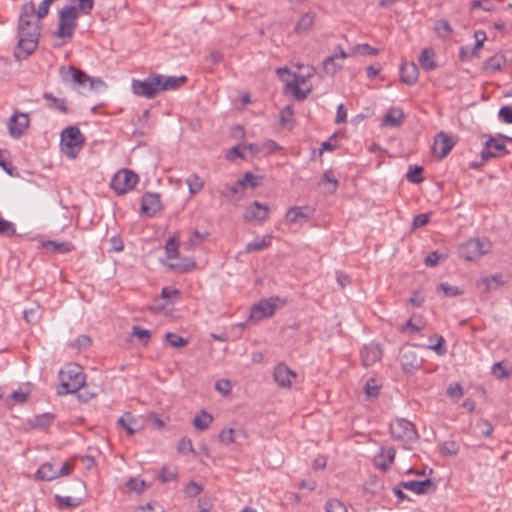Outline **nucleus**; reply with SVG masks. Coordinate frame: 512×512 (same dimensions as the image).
<instances>
[{
  "label": "nucleus",
  "instance_id": "obj_16",
  "mask_svg": "<svg viewBox=\"0 0 512 512\" xmlns=\"http://www.w3.org/2000/svg\"><path fill=\"white\" fill-rule=\"evenodd\" d=\"M455 142L453 139L444 132H440L436 135L432 152L438 160L444 159L452 150Z\"/></svg>",
  "mask_w": 512,
  "mask_h": 512
},
{
  "label": "nucleus",
  "instance_id": "obj_17",
  "mask_svg": "<svg viewBox=\"0 0 512 512\" xmlns=\"http://www.w3.org/2000/svg\"><path fill=\"white\" fill-rule=\"evenodd\" d=\"M162 209L160 195L158 193H145L141 199L142 213L153 217Z\"/></svg>",
  "mask_w": 512,
  "mask_h": 512
},
{
  "label": "nucleus",
  "instance_id": "obj_9",
  "mask_svg": "<svg viewBox=\"0 0 512 512\" xmlns=\"http://www.w3.org/2000/svg\"><path fill=\"white\" fill-rule=\"evenodd\" d=\"M138 181L139 178L136 173L128 169H123L113 177L111 187L117 194H125L132 190Z\"/></svg>",
  "mask_w": 512,
  "mask_h": 512
},
{
  "label": "nucleus",
  "instance_id": "obj_18",
  "mask_svg": "<svg viewBox=\"0 0 512 512\" xmlns=\"http://www.w3.org/2000/svg\"><path fill=\"white\" fill-rule=\"evenodd\" d=\"M382 350L379 344L370 343L361 350L362 363L365 367H370L382 358Z\"/></svg>",
  "mask_w": 512,
  "mask_h": 512
},
{
  "label": "nucleus",
  "instance_id": "obj_29",
  "mask_svg": "<svg viewBox=\"0 0 512 512\" xmlns=\"http://www.w3.org/2000/svg\"><path fill=\"white\" fill-rule=\"evenodd\" d=\"M43 98L48 101V107L51 110H57L63 114H67L69 109L65 98H57L50 92H45Z\"/></svg>",
  "mask_w": 512,
  "mask_h": 512
},
{
  "label": "nucleus",
  "instance_id": "obj_37",
  "mask_svg": "<svg viewBox=\"0 0 512 512\" xmlns=\"http://www.w3.org/2000/svg\"><path fill=\"white\" fill-rule=\"evenodd\" d=\"M136 423V420L132 416L131 413L127 412L122 417L119 418L118 424L126 430L128 435L132 436L136 433L137 429L133 427Z\"/></svg>",
  "mask_w": 512,
  "mask_h": 512
},
{
  "label": "nucleus",
  "instance_id": "obj_1",
  "mask_svg": "<svg viewBox=\"0 0 512 512\" xmlns=\"http://www.w3.org/2000/svg\"><path fill=\"white\" fill-rule=\"evenodd\" d=\"M59 75L65 84L77 87L82 94L105 87V83L100 78H92L74 66H61Z\"/></svg>",
  "mask_w": 512,
  "mask_h": 512
},
{
  "label": "nucleus",
  "instance_id": "obj_12",
  "mask_svg": "<svg viewBox=\"0 0 512 512\" xmlns=\"http://www.w3.org/2000/svg\"><path fill=\"white\" fill-rule=\"evenodd\" d=\"M35 5L33 2H26L22 5L21 13L19 15L18 29H30L31 31L39 30V20L35 19Z\"/></svg>",
  "mask_w": 512,
  "mask_h": 512
},
{
  "label": "nucleus",
  "instance_id": "obj_6",
  "mask_svg": "<svg viewBox=\"0 0 512 512\" xmlns=\"http://www.w3.org/2000/svg\"><path fill=\"white\" fill-rule=\"evenodd\" d=\"M39 36L40 30L18 29V45L15 56L20 59L33 53L38 45Z\"/></svg>",
  "mask_w": 512,
  "mask_h": 512
},
{
  "label": "nucleus",
  "instance_id": "obj_62",
  "mask_svg": "<svg viewBox=\"0 0 512 512\" xmlns=\"http://www.w3.org/2000/svg\"><path fill=\"white\" fill-rule=\"evenodd\" d=\"M203 488L201 485L196 483L195 481H190L185 488V493L188 497H196L202 492Z\"/></svg>",
  "mask_w": 512,
  "mask_h": 512
},
{
  "label": "nucleus",
  "instance_id": "obj_5",
  "mask_svg": "<svg viewBox=\"0 0 512 512\" xmlns=\"http://www.w3.org/2000/svg\"><path fill=\"white\" fill-rule=\"evenodd\" d=\"M84 138L76 126H68L61 133V145L64 153L72 158L81 149Z\"/></svg>",
  "mask_w": 512,
  "mask_h": 512
},
{
  "label": "nucleus",
  "instance_id": "obj_38",
  "mask_svg": "<svg viewBox=\"0 0 512 512\" xmlns=\"http://www.w3.org/2000/svg\"><path fill=\"white\" fill-rule=\"evenodd\" d=\"M186 184L188 185L190 194L193 195L202 190L204 181L200 176L193 173L186 179Z\"/></svg>",
  "mask_w": 512,
  "mask_h": 512
},
{
  "label": "nucleus",
  "instance_id": "obj_36",
  "mask_svg": "<svg viewBox=\"0 0 512 512\" xmlns=\"http://www.w3.org/2000/svg\"><path fill=\"white\" fill-rule=\"evenodd\" d=\"M45 246L52 247V252L56 254H66L74 250V245L69 241L57 242L49 240Z\"/></svg>",
  "mask_w": 512,
  "mask_h": 512
},
{
  "label": "nucleus",
  "instance_id": "obj_48",
  "mask_svg": "<svg viewBox=\"0 0 512 512\" xmlns=\"http://www.w3.org/2000/svg\"><path fill=\"white\" fill-rule=\"evenodd\" d=\"M165 339L171 346L176 348L184 347L188 343L186 339L172 332L167 333Z\"/></svg>",
  "mask_w": 512,
  "mask_h": 512
},
{
  "label": "nucleus",
  "instance_id": "obj_64",
  "mask_svg": "<svg viewBox=\"0 0 512 512\" xmlns=\"http://www.w3.org/2000/svg\"><path fill=\"white\" fill-rule=\"evenodd\" d=\"M215 389L223 395H228L231 392L232 385L229 380L221 379L215 383Z\"/></svg>",
  "mask_w": 512,
  "mask_h": 512
},
{
  "label": "nucleus",
  "instance_id": "obj_58",
  "mask_svg": "<svg viewBox=\"0 0 512 512\" xmlns=\"http://www.w3.org/2000/svg\"><path fill=\"white\" fill-rule=\"evenodd\" d=\"M176 476L177 472L175 470H171L168 467H163L158 474L159 480L163 483L172 481L176 478Z\"/></svg>",
  "mask_w": 512,
  "mask_h": 512
},
{
  "label": "nucleus",
  "instance_id": "obj_13",
  "mask_svg": "<svg viewBox=\"0 0 512 512\" xmlns=\"http://www.w3.org/2000/svg\"><path fill=\"white\" fill-rule=\"evenodd\" d=\"M508 153L509 151L503 141L490 136L486 140L484 148L481 151V158L482 160L487 161L491 158L507 155Z\"/></svg>",
  "mask_w": 512,
  "mask_h": 512
},
{
  "label": "nucleus",
  "instance_id": "obj_42",
  "mask_svg": "<svg viewBox=\"0 0 512 512\" xmlns=\"http://www.w3.org/2000/svg\"><path fill=\"white\" fill-rule=\"evenodd\" d=\"M458 452H459V445L453 440L445 441L440 446V453L443 456H453V455L458 454Z\"/></svg>",
  "mask_w": 512,
  "mask_h": 512
},
{
  "label": "nucleus",
  "instance_id": "obj_2",
  "mask_svg": "<svg viewBox=\"0 0 512 512\" xmlns=\"http://www.w3.org/2000/svg\"><path fill=\"white\" fill-rule=\"evenodd\" d=\"M61 390L59 394L75 393L85 384V375L77 364H68L59 372Z\"/></svg>",
  "mask_w": 512,
  "mask_h": 512
},
{
  "label": "nucleus",
  "instance_id": "obj_56",
  "mask_svg": "<svg viewBox=\"0 0 512 512\" xmlns=\"http://www.w3.org/2000/svg\"><path fill=\"white\" fill-rule=\"evenodd\" d=\"M161 297L173 303L180 297V291L175 288L164 287L161 291Z\"/></svg>",
  "mask_w": 512,
  "mask_h": 512
},
{
  "label": "nucleus",
  "instance_id": "obj_25",
  "mask_svg": "<svg viewBox=\"0 0 512 512\" xmlns=\"http://www.w3.org/2000/svg\"><path fill=\"white\" fill-rule=\"evenodd\" d=\"M304 83L305 78L303 76H297L295 81L288 82L286 84V89L291 92L298 101H303L307 98L309 92L311 91L310 88L307 90L300 88V85Z\"/></svg>",
  "mask_w": 512,
  "mask_h": 512
},
{
  "label": "nucleus",
  "instance_id": "obj_40",
  "mask_svg": "<svg viewBox=\"0 0 512 512\" xmlns=\"http://www.w3.org/2000/svg\"><path fill=\"white\" fill-rule=\"evenodd\" d=\"M435 31L440 38L446 39L450 34H452L453 29L448 21L440 19L435 23Z\"/></svg>",
  "mask_w": 512,
  "mask_h": 512
},
{
  "label": "nucleus",
  "instance_id": "obj_43",
  "mask_svg": "<svg viewBox=\"0 0 512 512\" xmlns=\"http://www.w3.org/2000/svg\"><path fill=\"white\" fill-rule=\"evenodd\" d=\"M349 53H353V56L356 53H361L362 55H372V56H375V55H377L379 53V50L374 48V47H372V46H370L369 44L363 43V44H358L355 47L351 48Z\"/></svg>",
  "mask_w": 512,
  "mask_h": 512
},
{
  "label": "nucleus",
  "instance_id": "obj_21",
  "mask_svg": "<svg viewBox=\"0 0 512 512\" xmlns=\"http://www.w3.org/2000/svg\"><path fill=\"white\" fill-rule=\"evenodd\" d=\"M405 119V114L400 107H391L382 120V125L387 127H400Z\"/></svg>",
  "mask_w": 512,
  "mask_h": 512
},
{
  "label": "nucleus",
  "instance_id": "obj_59",
  "mask_svg": "<svg viewBox=\"0 0 512 512\" xmlns=\"http://www.w3.org/2000/svg\"><path fill=\"white\" fill-rule=\"evenodd\" d=\"M498 117L502 122L512 124V106H502L498 112Z\"/></svg>",
  "mask_w": 512,
  "mask_h": 512
},
{
  "label": "nucleus",
  "instance_id": "obj_44",
  "mask_svg": "<svg viewBox=\"0 0 512 512\" xmlns=\"http://www.w3.org/2000/svg\"><path fill=\"white\" fill-rule=\"evenodd\" d=\"M132 334L133 336H135L140 342H142L143 345H147L149 340H150V337H151V332L150 330L148 329H144L140 326H133L132 327Z\"/></svg>",
  "mask_w": 512,
  "mask_h": 512
},
{
  "label": "nucleus",
  "instance_id": "obj_4",
  "mask_svg": "<svg viewBox=\"0 0 512 512\" xmlns=\"http://www.w3.org/2000/svg\"><path fill=\"white\" fill-rule=\"evenodd\" d=\"M491 247V242L487 239L471 238L459 246L458 253L467 261H475L487 254Z\"/></svg>",
  "mask_w": 512,
  "mask_h": 512
},
{
  "label": "nucleus",
  "instance_id": "obj_26",
  "mask_svg": "<svg viewBox=\"0 0 512 512\" xmlns=\"http://www.w3.org/2000/svg\"><path fill=\"white\" fill-rule=\"evenodd\" d=\"M504 284L503 278L501 274H494L491 276H487L481 278L477 281V287L484 288L485 292L493 291L499 289Z\"/></svg>",
  "mask_w": 512,
  "mask_h": 512
},
{
  "label": "nucleus",
  "instance_id": "obj_60",
  "mask_svg": "<svg viewBox=\"0 0 512 512\" xmlns=\"http://www.w3.org/2000/svg\"><path fill=\"white\" fill-rule=\"evenodd\" d=\"M438 289L441 290L446 296L452 297L461 294V291L456 286H451L448 283L442 282L438 285Z\"/></svg>",
  "mask_w": 512,
  "mask_h": 512
},
{
  "label": "nucleus",
  "instance_id": "obj_55",
  "mask_svg": "<svg viewBox=\"0 0 512 512\" xmlns=\"http://www.w3.org/2000/svg\"><path fill=\"white\" fill-rule=\"evenodd\" d=\"M325 507L327 512H347L345 505L337 499L327 501Z\"/></svg>",
  "mask_w": 512,
  "mask_h": 512
},
{
  "label": "nucleus",
  "instance_id": "obj_11",
  "mask_svg": "<svg viewBox=\"0 0 512 512\" xmlns=\"http://www.w3.org/2000/svg\"><path fill=\"white\" fill-rule=\"evenodd\" d=\"M400 363L404 373L414 374L423 365V359L411 346H405L400 352Z\"/></svg>",
  "mask_w": 512,
  "mask_h": 512
},
{
  "label": "nucleus",
  "instance_id": "obj_20",
  "mask_svg": "<svg viewBox=\"0 0 512 512\" xmlns=\"http://www.w3.org/2000/svg\"><path fill=\"white\" fill-rule=\"evenodd\" d=\"M400 486L417 495L429 493L430 491H434L436 488L431 479H425L422 481H402L400 482Z\"/></svg>",
  "mask_w": 512,
  "mask_h": 512
},
{
  "label": "nucleus",
  "instance_id": "obj_34",
  "mask_svg": "<svg viewBox=\"0 0 512 512\" xmlns=\"http://www.w3.org/2000/svg\"><path fill=\"white\" fill-rule=\"evenodd\" d=\"M271 245V237L270 236H264V237H257L254 241L248 243L245 246V253H251L254 251H263L266 248H268Z\"/></svg>",
  "mask_w": 512,
  "mask_h": 512
},
{
  "label": "nucleus",
  "instance_id": "obj_3",
  "mask_svg": "<svg viewBox=\"0 0 512 512\" xmlns=\"http://www.w3.org/2000/svg\"><path fill=\"white\" fill-rule=\"evenodd\" d=\"M78 12L76 7L66 5L59 12V24L54 35L63 39H72L77 27Z\"/></svg>",
  "mask_w": 512,
  "mask_h": 512
},
{
  "label": "nucleus",
  "instance_id": "obj_61",
  "mask_svg": "<svg viewBox=\"0 0 512 512\" xmlns=\"http://www.w3.org/2000/svg\"><path fill=\"white\" fill-rule=\"evenodd\" d=\"M177 450L179 453H182V454H187V453L192 452L193 451L192 441L187 437L181 438L180 441L178 442Z\"/></svg>",
  "mask_w": 512,
  "mask_h": 512
},
{
  "label": "nucleus",
  "instance_id": "obj_19",
  "mask_svg": "<svg viewBox=\"0 0 512 512\" xmlns=\"http://www.w3.org/2000/svg\"><path fill=\"white\" fill-rule=\"evenodd\" d=\"M295 378L296 373L283 363L278 364L274 369V379L280 387H290Z\"/></svg>",
  "mask_w": 512,
  "mask_h": 512
},
{
  "label": "nucleus",
  "instance_id": "obj_31",
  "mask_svg": "<svg viewBox=\"0 0 512 512\" xmlns=\"http://www.w3.org/2000/svg\"><path fill=\"white\" fill-rule=\"evenodd\" d=\"M395 459V450L392 447L382 448L378 458L376 459L377 465L386 470Z\"/></svg>",
  "mask_w": 512,
  "mask_h": 512
},
{
  "label": "nucleus",
  "instance_id": "obj_50",
  "mask_svg": "<svg viewBox=\"0 0 512 512\" xmlns=\"http://www.w3.org/2000/svg\"><path fill=\"white\" fill-rule=\"evenodd\" d=\"M474 38H475V44L470 52L473 56H477L479 50L483 47L484 41L486 40V33L481 30L476 31L474 33Z\"/></svg>",
  "mask_w": 512,
  "mask_h": 512
},
{
  "label": "nucleus",
  "instance_id": "obj_54",
  "mask_svg": "<svg viewBox=\"0 0 512 512\" xmlns=\"http://www.w3.org/2000/svg\"><path fill=\"white\" fill-rule=\"evenodd\" d=\"M437 342L434 345H429L428 349L433 350L437 355L443 356L447 353V348L445 346V339L443 336H436Z\"/></svg>",
  "mask_w": 512,
  "mask_h": 512
},
{
  "label": "nucleus",
  "instance_id": "obj_52",
  "mask_svg": "<svg viewBox=\"0 0 512 512\" xmlns=\"http://www.w3.org/2000/svg\"><path fill=\"white\" fill-rule=\"evenodd\" d=\"M424 325L421 321L414 322V317H411L406 324L401 328L402 332L418 333L423 329Z\"/></svg>",
  "mask_w": 512,
  "mask_h": 512
},
{
  "label": "nucleus",
  "instance_id": "obj_7",
  "mask_svg": "<svg viewBox=\"0 0 512 512\" xmlns=\"http://www.w3.org/2000/svg\"><path fill=\"white\" fill-rule=\"evenodd\" d=\"M159 84L160 78L158 74H150L143 80L134 79L131 87L135 95L146 99H153L160 92Z\"/></svg>",
  "mask_w": 512,
  "mask_h": 512
},
{
  "label": "nucleus",
  "instance_id": "obj_15",
  "mask_svg": "<svg viewBox=\"0 0 512 512\" xmlns=\"http://www.w3.org/2000/svg\"><path fill=\"white\" fill-rule=\"evenodd\" d=\"M29 122L28 114L15 111L8 122L9 134L13 138H20L28 128Z\"/></svg>",
  "mask_w": 512,
  "mask_h": 512
},
{
  "label": "nucleus",
  "instance_id": "obj_33",
  "mask_svg": "<svg viewBox=\"0 0 512 512\" xmlns=\"http://www.w3.org/2000/svg\"><path fill=\"white\" fill-rule=\"evenodd\" d=\"M57 472L52 463L46 462L38 468L36 476L42 481H51L57 478Z\"/></svg>",
  "mask_w": 512,
  "mask_h": 512
},
{
  "label": "nucleus",
  "instance_id": "obj_63",
  "mask_svg": "<svg viewBox=\"0 0 512 512\" xmlns=\"http://www.w3.org/2000/svg\"><path fill=\"white\" fill-rule=\"evenodd\" d=\"M492 373L496 378H506L510 375V371H508L502 364V362H496L492 366Z\"/></svg>",
  "mask_w": 512,
  "mask_h": 512
},
{
  "label": "nucleus",
  "instance_id": "obj_32",
  "mask_svg": "<svg viewBox=\"0 0 512 512\" xmlns=\"http://www.w3.org/2000/svg\"><path fill=\"white\" fill-rule=\"evenodd\" d=\"M315 16L316 15L313 12H307L302 15L294 28L295 32L297 34L308 32L314 24Z\"/></svg>",
  "mask_w": 512,
  "mask_h": 512
},
{
  "label": "nucleus",
  "instance_id": "obj_28",
  "mask_svg": "<svg viewBox=\"0 0 512 512\" xmlns=\"http://www.w3.org/2000/svg\"><path fill=\"white\" fill-rule=\"evenodd\" d=\"M506 63V58L501 53H496L492 57L488 58L483 65L484 71L488 73H495L502 69Z\"/></svg>",
  "mask_w": 512,
  "mask_h": 512
},
{
  "label": "nucleus",
  "instance_id": "obj_35",
  "mask_svg": "<svg viewBox=\"0 0 512 512\" xmlns=\"http://www.w3.org/2000/svg\"><path fill=\"white\" fill-rule=\"evenodd\" d=\"M243 183L236 181L232 186L227 187L225 190L221 191V195L225 197H229L234 199L236 202L239 201L244 194Z\"/></svg>",
  "mask_w": 512,
  "mask_h": 512
},
{
  "label": "nucleus",
  "instance_id": "obj_45",
  "mask_svg": "<svg viewBox=\"0 0 512 512\" xmlns=\"http://www.w3.org/2000/svg\"><path fill=\"white\" fill-rule=\"evenodd\" d=\"M301 218L306 219L308 216L304 214L302 208L298 206L291 207L286 214V219L289 223H296Z\"/></svg>",
  "mask_w": 512,
  "mask_h": 512
},
{
  "label": "nucleus",
  "instance_id": "obj_14",
  "mask_svg": "<svg viewBox=\"0 0 512 512\" xmlns=\"http://www.w3.org/2000/svg\"><path fill=\"white\" fill-rule=\"evenodd\" d=\"M278 298L263 299L252 307L250 319L260 321L266 317H270L275 313L276 302Z\"/></svg>",
  "mask_w": 512,
  "mask_h": 512
},
{
  "label": "nucleus",
  "instance_id": "obj_49",
  "mask_svg": "<svg viewBox=\"0 0 512 512\" xmlns=\"http://www.w3.org/2000/svg\"><path fill=\"white\" fill-rule=\"evenodd\" d=\"M0 234L3 236L11 237L16 234L15 225L3 218H0Z\"/></svg>",
  "mask_w": 512,
  "mask_h": 512
},
{
  "label": "nucleus",
  "instance_id": "obj_30",
  "mask_svg": "<svg viewBox=\"0 0 512 512\" xmlns=\"http://www.w3.org/2000/svg\"><path fill=\"white\" fill-rule=\"evenodd\" d=\"M212 422V415L206 412L205 410H201L200 413L197 414L192 420L193 426L200 431L208 429Z\"/></svg>",
  "mask_w": 512,
  "mask_h": 512
},
{
  "label": "nucleus",
  "instance_id": "obj_47",
  "mask_svg": "<svg viewBox=\"0 0 512 512\" xmlns=\"http://www.w3.org/2000/svg\"><path fill=\"white\" fill-rule=\"evenodd\" d=\"M54 498L61 506L65 507H77L81 504V499L70 496H61L56 494Z\"/></svg>",
  "mask_w": 512,
  "mask_h": 512
},
{
  "label": "nucleus",
  "instance_id": "obj_23",
  "mask_svg": "<svg viewBox=\"0 0 512 512\" xmlns=\"http://www.w3.org/2000/svg\"><path fill=\"white\" fill-rule=\"evenodd\" d=\"M158 77L160 78V84H159L160 92L176 90L187 82L186 76L174 77V76H165L162 74H158Z\"/></svg>",
  "mask_w": 512,
  "mask_h": 512
},
{
  "label": "nucleus",
  "instance_id": "obj_8",
  "mask_svg": "<svg viewBox=\"0 0 512 512\" xmlns=\"http://www.w3.org/2000/svg\"><path fill=\"white\" fill-rule=\"evenodd\" d=\"M390 433L394 439L405 442L414 441L418 437L414 424L403 418L390 423Z\"/></svg>",
  "mask_w": 512,
  "mask_h": 512
},
{
  "label": "nucleus",
  "instance_id": "obj_27",
  "mask_svg": "<svg viewBox=\"0 0 512 512\" xmlns=\"http://www.w3.org/2000/svg\"><path fill=\"white\" fill-rule=\"evenodd\" d=\"M419 65L425 71H432L436 68L435 52L431 48H425L422 50L418 58Z\"/></svg>",
  "mask_w": 512,
  "mask_h": 512
},
{
  "label": "nucleus",
  "instance_id": "obj_10",
  "mask_svg": "<svg viewBox=\"0 0 512 512\" xmlns=\"http://www.w3.org/2000/svg\"><path fill=\"white\" fill-rule=\"evenodd\" d=\"M353 53L346 52L341 45L334 48L332 55L323 60L322 66L324 72L329 76H334L343 67V61L352 57Z\"/></svg>",
  "mask_w": 512,
  "mask_h": 512
},
{
  "label": "nucleus",
  "instance_id": "obj_24",
  "mask_svg": "<svg viewBox=\"0 0 512 512\" xmlns=\"http://www.w3.org/2000/svg\"><path fill=\"white\" fill-rule=\"evenodd\" d=\"M268 213L269 207L267 205H262L259 201H254L252 206L246 210L245 219L247 221H263L267 218Z\"/></svg>",
  "mask_w": 512,
  "mask_h": 512
},
{
  "label": "nucleus",
  "instance_id": "obj_22",
  "mask_svg": "<svg viewBox=\"0 0 512 512\" xmlns=\"http://www.w3.org/2000/svg\"><path fill=\"white\" fill-rule=\"evenodd\" d=\"M400 76L402 82L406 85H414L419 77V70L415 63H403L400 67Z\"/></svg>",
  "mask_w": 512,
  "mask_h": 512
},
{
  "label": "nucleus",
  "instance_id": "obj_41",
  "mask_svg": "<svg viewBox=\"0 0 512 512\" xmlns=\"http://www.w3.org/2000/svg\"><path fill=\"white\" fill-rule=\"evenodd\" d=\"M24 319L27 323H36L41 318V309L38 304L24 310Z\"/></svg>",
  "mask_w": 512,
  "mask_h": 512
},
{
  "label": "nucleus",
  "instance_id": "obj_57",
  "mask_svg": "<svg viewBox=\"0 0 512 512\" xmlns=\"http://www.w3.org/2000/svg\"><path fill=\"white\" fill-rule=\"evenodd\" d=\"M476 426L482 436L488 437L493 432V425L488 420L480 419Z\"/></svg>",
  "mask_w": 512,
  "mask_h": 512
},
{
  "label": "nucleus",
  "instance_id": "obj_39",
  "mask_svg": "<svg viewBox=\"0 0 512 512\" xmlns=\"http://www.w3.org/2000/svg\"><path fill=\"white\" fill-rule=\"evenodd\" d=\"M53 420V414L43 413L41 415L35 416L34 419L31 421V424L33 427L47 428L52 424Z\"/></svg>",
  "mask_w": 512,
  "mask_h": 512
},
{
  "label": "nucleus",
  "instance_id": "obj_46",
  "mask_svg": "<svg viewBox=\"0 0 512 512\" xmlns=\"http://www.w3.org/2000/svg\"><path fill=\"white\" fill-rule=\"evenodd\" d=\"M422 171H423V168L420 166H410L409 170L406 174L408 181H410L411 183H414V184H418V183L422 182V180H423V178L421 176Z\"/></svg>",
  "mask_w": 512,
  "mask_h": 512
},
{
  "label": "nucleus",
  "instance_id": "obj_51",
  "mask_svg": "<svg viewBox=\"0 0 512 512\" xmlns=\"http://www.w3.org/2000/svg\"><path fill=\"white\" fill-rule=\"evenodd\" d=\"M165 251L168 259H175L178 257V244L174 238H169L166 241Z\"/></svg>",
  "mask_w": 512,
  "mask_h": 512
},
{
  "label": "nucleus",
  "instance_id": "obj_53",
  "mask_svg": "<svg viewBox=\"0 0 512 512\" xmlns=\"http://www.w3.org/2000/svg\"><path fill=\"white\" fill-rule=\"evenodd\" d=\"M219 441L226 446L234 443L235 430L232 428L222 430L219 434Z\"/></svg>",
  "mask_w": 512,
  "mask_h": 512
}]
</instances>
